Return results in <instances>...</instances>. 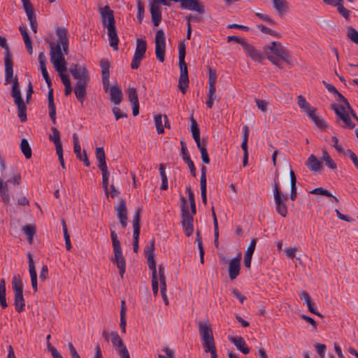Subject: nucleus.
Returning <instances> with one entry per match:
<instances>
[{"mask_svg":"<svg viewBox=\"0 0 358 358\" xmlns=\"http://www.w3.org/2000/svg\"><path fill=\"white\" fill-rule=\"evenodd\" d=\"M69 71L73 78L78 80L74 87V93L78 101L83 104L87 96L86 87L90 82L87 69L85 66L72 64Z\"/></svg>","mask_w":358,"mask_h":358,"instance_id":"f257e3e1","label":"nucleus"},{"mask_svg":"<svg viewBox=\"0 0 358 358\" xmlns=\"http://www.w3.org/2000/svg\"><path fill=\"white\" fill-rule=\"evenodd\" d=\"M57 43H50V60L62 58L69 53L68 30L64 27L56 28Z\"/></svg>","mask_w":358,"mask_h":358,"instance_id":"f03ea898","label":"nucleus"},{"mask_svg":"<svg viewBox=\"0 0 358 358\" xmlns=\"http://www.w3.org/2000/svg\"><path fill=\"white\" fill-rule=\"evenodd\" d=\"M331 109L335 112L336 115V123L344 129H352L355 127V124L352 121L350 115L352 116L357 121L358 117L352 109L350 104L347 106H343L336 103L331 105Z\"/></svg>","mask_w":358,"mask_h":358,"instance_id":"7ed1b4c3","label":"nucleus"},{"mask_svg":"<svg viewBox=\"0 0 358 358\" xmlns=\"http://www.w3.org/2000/svg\"><path fill=\"white\" fill-rule=\"evenodd\" d=\"M114 227V223L109 224L110 229V237L114 252V262L116 264L119 269V273L121 278H123L126 268V261L122 255V248L117 238V235L113 229Z\"/></svg>","mask_w":358,"mask_h":358,"instance_id":"20e7f679","label":"nucleus"},{"mask_svg":"<svg viewBox=\"0 0 358 358\" xmlns=\"http://www.w3.org/2000/svg\"><path fill=\"white\" fill-rule=\"evenodd\" d=\"M186 47L184 42H181L178 46V62L180 66V77L178 87L185 94L189 87V77L187 66L185 63Z\"/></svg>","mask_w":358,"mask_h":358,"instance_id":"39448f33","label":"nucleus"},{"mask_svg":"<svg viewBox=\"0 0 358 358\" xmlns=\"http://www.w3.org/2000/svg\"><path fill=\"white\" fill-rule=\"evenodd\" d=\"M180 212L182 217V227L185 234L189 237L194 232V217L190 214L189 206L186 199L183 196H180Z\"/></svg>","mask_w":358,"mask_h":358,"instance_id":"423d86ee","label":"nucleus"},{"mask_svg":"<svg viewBox=\"0 0 358 358\" xmlns=\"http://www.w3.org/2000/svg\"><path fill=\"white\" fill-rule=\"evenodd\" d=\"M11 96L14 99V103L17 108V116L21 122L27 120V107L22 98L20 83L17 77H15L14 83L12 85Z\"/></svg>","mask_w":358,"mask_h":358,"instance_id":"0eeeda50","label":"nucleus"},{"mask_svg":"<svg viewBox=\"0 0 358 358\" xmlns=\"http://www.w3.org/2000/svg\"><path fill=\"white\" fill-rule=\"evenodd\" d=\"M273 187L276 212L282 217H285L287 215V206L286 204L287 196L281 192L278 182L275 179H274Z\"/></svg>","mask_w":358,"mask_h":358,"instance_id":"6e6552de","label":"nucleus"},{"mask_svg":"<svg viewBox=\"0 0 358 358\" xmlns=\"http://www.w3.org/2000/svg\"><path fill=\"white\" fill-rule=\"evenodd\" d=\"M12 286L15 292L14 305L17 313H21L24 310V299L23 296V283L19 278L14 277L12 280Z\"/></svg>","mask_w":358,"mask_h":358,"instance_id":"1a4fd4ad","label":"nucleus"},{"mask_svg":"<svg viewBox=\"0 0 358 358\" xmlns=\"http://www.w3.org/2000/svg\"><path fill=\"white\" fill-rule=\"evenodd\" d=\"M217 79L216 71L212 68L208 70V100L206 105L208 108H212L213 102L216 99V87L215 82Z\"/></svg>","mask_w":358,"mask_h":358,"instance_id":"9d476101","label":"nucleus"},{"mask_svg":"<svg viewBox=\"0 0 358 358\" xmlns=\"http://www.w3.org/2000/svg\"><path fill=\"white\" fill-rule=\"evenodd\" d=\"M165 34L162 29H159L155 36V54L157 59L163 62L165 58Z\"/></svg>","mask_w":358,"mask_h":358,"instance_id":"9b49d317","label":"nucleus"},{"mask_svg":"<svg viewBox=\"0 0 358 358\" xmlns=\"http://www.w3.org/2000/svg\"><path fill=\"white\" fill-rule=\"evenodd\" d=\"M141 209L138 208L133 217V250L134 252H137L138 250V241L141 230L140 220H141Z\"/></svg>","mask_w":358,"mask_h":358,"instance_id":"f8f14e48","label":"nucleus"},{"mask_svg":"<svg viewBox=\"0 0 358 358\" xmlns=\"http://www.w3.org/2000/svg\"><path fill=\"white\" fill-rule=\"evenodd\" d=\"M155 240L152 239L145 248L144 252L148 259L149 268L152 271V275H157L156 262L155 260Z\"/></svg>","mask_w":358,"mask_h":358,"instance_id":"ddd939ff","label":"nucleus"},{"mask_svg":"<svg viewBox=\"0 0 358 358\" xmlns=\"http://www.w3.org/2000/svg\"><path fill=\"white\" fill-rule=\"evenodd\" d=\"M101 22L103 27L115 24L114 12L109 6H105L99 8Z\"/></svg>","mask_w":358,"mask_h":358,"instance_id":"4468645a","label":"nucleus"},{"mask_svg":"<svg viewBox=\"0 0 358 358\" xmlns=\"http://www.w3.org/2000/svg\"><path fill=\"white\" fill-rule=\"evenodd\" d=\"M115 211L122 227L126 228L128 222L127 208L123 199H121L119 203L115 206Z\"/></svg>","mask_w":358,"mask_h":358,"instance_id":"2eb2a0df","label":"nucleus"},{"mask_svg":"<svg viewBox=\"0 0 358 358\" xmlns=\"http://www.w3.org/2000/svg\"><path fill=\"white\" fill-rule=\"evenodd\" d=\"M267 48L271 52H272L274 55L280 57L282 61L287 62V64L290 63L291 57L285 51L283 46L280 42H272L271 45L270 47H268Z\"/></svg>","mask_w":358,"mask_h":358,"instance_id":"dca6fc26","label":"nucleus"},{"mask_svg":"<svg viewBox=\"0 0 358 358\" xmlns=\"http://www.w3.org/2000/svg\"><path fill=\"white\" fill-rule=\"evenodd\" d=\"M241 253L239 252L236 257L231 259L229 262V277L230 280H234L240 274Z\"/></svg>","mask_w":358,"mask_h":358,"instance_id":"f3484780","label":"nucleus"},{"mask_svg":"<svg viewBox=\"0 0 358 358\" xmlns=\"http://www.w3.org/2000/svg\"><path fill=\"white\" fill-rule=\"evenodd\" d=\"M180 6L182 9L194 10L199 14L205 13L204 6L199 0H182Z\"/></svg>","mask_w":358,"mask_h":358,"instance_id":"a211bd4d","label":"nucleus"},{"mask_svg":"<svg viewBox=\"0 0 358 358\" xmlns=\"http://www.w3.org/2000/svg\"><path fill=\"white\" fill-rule=\"evenodd\" d=\"M100 66L101 68V78L103 85V89L106 92H110V84H109V77H110V64L107 60L102 59L100 62Z\"/></svg>","mask_w":358,"mask_h":358,"instance_id":"6ab92c4d","label":"nucleus"},{"mask_svg":"<svg viewBox=\"0 0 358 358\" xmlns=\"http://www.w3.org/2000/svg\"><path fill=\"white\" fill-rule=\"evenodd\" d=\"M5 63V85L9 84L10 83H14L15 78H13V62L12 61V58H9V56H7V58H4Z\"/></svg>","mask_w":358,"mask_h":358,"instance_id":"aec40b11","label":"nucleus"},{"mask_svg":"<svg viewBox=\"0 0 358 358\" xmlns=\"http://www.w3.org/2000/svg\"><path fill=\"white\" fill-rule=\"evenodd\" d=\"M28 263H29V271L31 277V286L34 291L36 292L38 290L37 287V273L34 266V259L31 253L28 254Z\"/></svg>","mask_w":358,"mask_h":358,"instance_id":"412c9836","label":"nucleus"},{"mask_svg":"<svg viewBox=\"0 0 358 358\" xmlns=\"http://www.w3.org/2000/svg\"><path fill=\"white\" fill-rule=\"evenodd\" d=\"M306 166L312 172L320 171L323 167L322 163L313 154H311L307 161Z\"/></svg>","mask_w":358,"mask_h":358,"instance_id":"4be33fe9","label":"nucleus"},{"mask_svg":"<svg viewBox=\"0 0 358 358\" xmlns=\"http://www.w3.org/2000/svg\"><path fill=\"white\" fill-rule=\"evenodd\" d=\"M243 48L252 60L256 62H261L263 59V55L262 52L259 50L255 49L248 42L245 43V45Z\"/></svg>","mask_w":358,"mask_h":358,"instance_id":"5701e85b","label":"nucleus"},{"mask_svg":"<svg viewBox=\"0 0 358 358\" xmlns=\"http://www.w3.org/2000/svg\"><path fill=\"white\" fill-rule=\"evenodd\" d=\"M316 111L317 109L315 108H313L310 111H307V115L317 127L320 129H325L328 126L327 123L322 117L317 115Z\"/></svg>","mask_w":358,"mask_h":358,"instance_id":"b1692460","label":"nucleus"},{"mask_svg":"<svg viewBox=\"0 0 358 358\" xmlns=\"http://www.w3.org/2000/svg\"><path fill=\"white\" fill-rule=\"evenodd\" d=\"M108 29V36L109 38V43L110 47H112L115 50H117L118 48V43L119 38L117 36V29L115 27V24L111 25L109 27H106Z\"/></svg>","mask_w":358,"mask_h":358,"instance_id":"393cba45","label":"nucleus"},{"mask_svg":"<svg viewBox=\"0 0 358 358\" xmlns=\"http://www.w3.org/2000/svg\"><path fill=\"white\" fill-rule=\"evenodd\" d=\"M229 340L234 344L236 348L242 353L247 355L250 352V348L247 345L245 339L241 336L230 337Z\"/></svg>","mask_w":358,"mask_h":358,"instance_id":"a878e982","label":"nucleus"},{"mask_svg":"<svg viewBox=\"0 0 358 358\" xmlns=\"http://www.w3.org/2000/svg\"><path fill=\"white\" fill-rule=\"evenodd\" d=\"M110 99L115 105H119L122 101V92L117 85H113L110 88Z\"/></svg>","mask_w":358,"mask_h":358,"instance_id":"bb28decb","label":"nucleus"},{"mask_svg":"<svg viewBox=\"0 0 358 358\" xmlns=\"http://www.w3.org/2000/svg\"><path fill=\"white\" fill-rule=\"evenodd\" d=\"M257 239L252 238L245 252L244 264L245 267L250 268L252 257L255 250Z\"/></svg>","mask_w":358,"mask_h":358,"instance_id":"cd10ccee","label":"nucleus"},{"mask_svg":"<svg viewBox=\"0 0 358 358\" xmlns=\"http://www.w3.org/2000/svg\"><path fill=\"white\" fill-rule=\"evenodd\" d=\"M48 109H49V115L50 119L54 124H56V107L54 103V95H53V89H50L48 91Z\"/></svg>","mask_w":358,"mask_h":358,"instance_id":"c85d7f7f","label":"nucleus"},{"mask_svg":"<svg viewBox=\"0 0 358 358\" xmlns=\"http://www.w3.org/2000/svg\"><path fill=\"white\" fill-rule=\"evenodd\" d=\"M199 331L202 341L213 339V331L206 323L199 322Z\"/></svg>","mask_w":358,"mask_h":358,"instance_id":"c756f323","label":"nucleus"},{"mask_svg":"<svg viewBox=\"0 0 358 358\" xmlns=\"http://www.w3.org/2000/svg\"><path fill=\"white\" fill-rule=\"evenodd\" d=\"M191 121V133L193 138L194 139L197 147H200L201 138H200V129L199 127V124L196 122V120L194 118V116L192 115L190 117Z\"/></svg>","mask_w":358,"mask_h":358,"instance_id":"7c9ffc66","label":"nucleus"},{"mask_svg":"<svg viewBox=\"0 0 358 358\" xmlns=\"http://www.w3.org/2000/svg\"><path fill=\"white\" fill-rule=\"evenodd\" d=\"M150 13L154 26H158L162 20V12L159 7L155 3L150 6Z\"/></svg>","mask_w":358,"mask_h":358,"instance_id":"2f4dec72","label":"nucleus"},{"mask_svg":"<svg viewBox=\"0 0 358 358\" xmlns=\"http://www.w3.org/2000/svg\"><path fill=\"white\" fill-rule=\"evenodd\" d=\"M273 6L279 15L287 11L288 2L286 0H272Z\"/></svg>","mask_w":358,"mask_h":358,"instance_id":"473e14b6","label":"nucleus"},{"mask_svg":"<svg viewBox=\"0 0 358 358\" xmlns=\"http://www.w3.org/2000/svg\"><path fill=\"white\" fill-rule=\"evenodd\" d=\"M19 29L22 34L27 50L28 51V52L30 55H32L33 54L32 41L27 31V29L23 26H20L19 27Z\"/></svg>","mask_w":358,"mask_h":358,"instance_id":"72a5a7b5","label":"nucleus"},{"mask_svg":"<svg viewBox=\"0 0 358 358\" xmlns=\"http://www.w3.org/2000/svg\"><path fill=\"white\" fill-rule=\"evenodd\" d=\"M146 48L147 43L145 40L143 38H138L136 41V48L135 50L134 55L139 57L143 59L145 57Z\"/></svg>","mask_w":358,"mask_h":358,"instance_id":"f704fd0d","label":"nucleus"},{"mask_svg":"<svg viewBox=\"0 0 358 358\" xmlns=\"http://www.w3.org/2000/svg\"><path fill=\"white\" fill-rule=\"evenodd\" d=\"M95 155L96 159L99 162V168H104L107 166L106 162V155L103 147H98L96 148Z\"/></svg>","mask_w":358,"mask_h":358,"instance_id":"c9c22d12","label":"nucleus"},{"mask_svg":"<svg viewBox=\"0 0 358 358\" xmlns=\"http://www.w3.org/2000/svg\"><path fill=\"white\" fill-rule=\"evenodd\" d=\"M289 176H290V199L292 201H294L297 196L296 192V178L294 172L292 170L289 171Z\"/></svg>","mask_w":358,"mask_h":358,"instance_id":"e433bc0d","label":"nucleus"},{"mask_svg":"<svg viewBox=\"0 0 358 358\" xmlns=\"http://www.w3.org/2000/svg\"><path fill=\"white\" fill-rule=\"evenodd\" d=\"M101 173H102V185H103V189L104 190V192L107 196L109 195V191H108V179L110 173L108 171L107 166L104 168H99Z\"/></svg>","mask_w":358,"mask_h":358,"instance_id":"4c0bfd02","label":"nucleus"},{"mask_svg":"<svg viewBox=\"0 0 358 358\" xmlns=\"http://www.w3.org/2000/svg\"><path fill=\"white\" fill-rule=\"evenodd\" d=\"M20 150L26 159H30L31 157V149L26 138H22L21 140Z\"/></svg>","mask_w":358,"mask_h":358,"instance_id":"58836bf2","label":"nucleus"},{"mask_svg":"<svg viewBox=\"0 0 358 358\" xmlns=\"http://www.w3.org/2000/svg\"><path fill=\"white\" fill-rule=\"evenodd\" d=\"M126 304L124 300L121 302V310H120V327L122 331L124 334L126 332Z\"/></svg>","mask_w":358,"mask_h":358,"instance_id":"ea45409f","label":"nucleus"},{"mask_svg":"<svg viewBox=\"0 0 358 358\" xmlns=\"http://www.w3.org/2000/svg\"><path fill=\"white\" fill-rule=\"evenodd\" d=\"M110 335L111 337V343H112L113 347L115 348V350L125 345L124 344L122 340L120 338L117 332L112 331L111 333H110Z\"/></svg>","mask_w":358,"mask_h":358,"instance_id":"a19ab883","label":"nucleus"},{"mask_svg":"<svg viewBox=\"0 0 358 358\" xmlns=\"http://www.w3.org/2000/svg\"><path fill=\"white\" fill-rule=\"evenodd\" d=\"M159 170L162 178V185L160 189L162 190H166L168 189V179L165 172V166L163 164H159Z\"/></svg>","mask_w":358,"mask_h":358,"instance_id":"79ce46f5","label":"nucleus"},{"mask_svg":"<svg viewBox=\"0 0 358 358\" xmlns=\"http://www.w3.org/2000/svg\"><path fill=\"white\" fill-rule=\"evenodd\" d=\"M249 128L248 126L245 125L243 127V142L241 144V148L243 150V154H248V136H249Z\"/></svg>","mask_w":358,"mask_h":358,"instance_id":"37998d69","label":"nucleus"},{"mask_svg":"<svg viewBox=\"0 0 358 358\" xmlns=\"http://www.w3.org/2000/svg\"><path fill=\"white\" fill-rule=\"evenodd\" d=\"M61 223L62 225V229H63V233H64V241H65L66 248L67 250H70L71 249L72 246H71V243L70 236L68 233L66 224L64 219H62L61 220Z\"/></svg>","mask_w":358,"mask_h":358,"instance_id":"c03bdc74","label":"nucleus"},{"mask_svg":"<svg viewBox=\"0 0 358 358\" xmlns=\"http://www.w3.org/2000/svg\"><path fill=\"white\" fill-rule=\"evenodd\" d=\"M310 193L312 194H320L327 197H333L336 202H338V199L336 196L332 195L330 192L322 187H317L313 189L310 192Z\"/></svg>","mask_w":358,"mask_h":358,"instance_id":"a18cd8bd","label":"nucleus"},{"mask_svg":"<svg viewBox=\"0 0 358 358\" xmlns=\"http://www.w3.org/2000/svg\"><path fill=\"white\" fill-rule=\"evenodd\" d=\"M127 95L131 104L139 103L136 87L129 86L127 91Z\"/></svg>","mask_w":358,"mask_h":358,"instance_id":"49530a36","label":"nucleus"},{"mask_svg":"<svg viewBox=\"0 0 358 358\" xmlns=\"http://www.w3.org/2000/svg\"><path fill=\"white\" fill-rule=\"evenodd\" d=\"M204 350L206 352H213L216 350L214 338L203 341Z\"/></svg>","mask_w":358,"mask_h":358,"instance_id":"de8ad7c7","label":"nucleus"},{"mask_svg":"<svg viewBox=\"0 0 358 358\" xmlns=\"http://www.w3.org/2000/svg\"><path fill=\"white\" fill-rule=\"evenodd\" d=\"M297 99L299 106L303 109L306 114L307 111H310V109L313 108L310 106V105L306 101V99L302 95L298 96Z\"/></svg>","mask_w":358,"mask_h":358,"instance_id":"09e8293b","label":"nucleus"},{"mask_svg":"<svg viewBox=\"0 0 358 358\" xmlns=\"http://www.w3.org/2000/svg\"><path fill=\"white\" fill-rule=\"evenodd\" d=\"M162 115H157L155 117V124L158 134H163L164 132V126L162 124Z\"/></svg>","mask_w":358,"mask_h":358,"instance_id":"8fccbe9b","label":"nucleus"},{"mask_svg":"<svg viewBox=\"0 0 358 358\" xmlns=\"http://www.w3.org/2000/svg\"><path fill=\"white\" fill-rule=\"evenodd\" d=\"M198 148L200 150L201 152L202 162L206 164H208L210 163V158L206 146L202 145L201 143L200 147H198Z\"/></svg>","mask_w":358,"mask_h":358,"instance_id":"3c124183","label":"nucleus"},{"mask_svg":"<svg viewBox=\"0 0 358 358\" xmlns=\"http://www.w3.org/2000/svg\"><path fill=\"white\" fill-rule=\"evenodd\" d=\"M0 47L5 50L4 58H7L8 55L9 56V58L12 57V55L9 51V47L7 43V41L5 37L1 36H0Z\"/></svg>","mask_w":358,"mask_h":358,"instance_id":"603ef678","label":"nucleus"},{"mask_svg":"<svg viewBox=\"0 0 358 358\" xmlns=\"http://www.w3.org/2000/svg\"><path fill=\"white\" fill-rule=\"evenodd\" d=\"M348 30V37L358 45V31L352 27H349Z\"/></svg>","mask_w":358,"mask_h":358,"instance_id":"864d4df0","label":"nucleus"},{"mask_svg":"<svg viewBox=\"0 0 358 358\" xmlns=\"http://www.w3.org/2000/svg\"><path fill=\"white\" fill-rule=\"evenodd\" d=\"M137 8H138V12H137V19L139 22V23L142 22L143 15H144V5L142 3L141 0H137Z\"/></svg>","mask_w":358,"mask_h":358,"instance_id":"5fc2aeb1","label":"nucleus"},{"mask_svg":"<svg viewBox=\"0 0 358 358\" xmlns=\"http://www.w3.org/2000/svg\"><path fill=\"white\" fill-rule=\"evenodd\" d=\"M337 10L346 20H350V11L343 6V3L339 4Z\"/></svg>","mask_w":358,"mask_h":358,"instance_id":"6e6d98bb","label":"nucleus"},{"mask_svg":"<svg viewBox=\"0 0 358 358\" xmlns=\"http://www.w3.org/2000/svg\"><path fill=\"white\" fill-rule=\"evenodd\" d=\"M22 231L27 236H34L36 234V227L31 224L25 225L22 227Z\"/></svg>","mask_w":358,"mask_h":358,"instance_id":"4d7b16f0","label":"nucleus"},{"mask_svg":"<svg viewBox=\"0 0 358 358\" xmlns=\"http://www.w3.org/2000/svg\"><path fill=\"white\" fill-rule=\"evenodd\" d=\"M255 15L258 17L259 19L266 21L270 24L273 25L276 24L275 21L268 15L263 14L261 13H256Z\"/></svg>","mask_w":358,"mask_h":358,"instance_id":"13d9d810","label":"nucleus"},{"mask_svg":"<svg viewBox=\"0 0 358 358\" xmlns=\"http://www.w3.org/2000/svg\"><path fill=\"white\" fill-rule=\"evenodd\" d=\"M51 130L52 131V135H50V141H52L53 143L61 141L60 132L59 131V130L55 127H52Z\"/></svg>","mask_w":358,"mask_h":358,"instance_id":"bf43d9fd","label":"nucleus"},{"mask_svg":"<svg viewBox=\"0 0 358 358\" xmlns=\"http://www.w3.org/2000/svg\"><path fill=\"white\" fill-rule=\"evenodd\" d=\"M315 348L321 358H324L325 350L327 347L324 344L317 343L315 345Z\"/></svg>","mask_w":358,"mask_h":358,"instance_id":"052dcab7","label":"nucleus"},{"mask_svg":"<svg viewBox=\"0 0 358 358\" xmlns=\"http://www.w3.org/2000/svg\"><path fill=\"white\" fill-rule=\"evenodd\" d=\"M113 111V113L115 115V120H120V118H122V117H127V114L125 113H122L121 110H120V108H118V107H114L112 110Z\"/></svg>","mask_w":358,"mask_h":358,"instance_id":"680f3d73","label":"nucleus"},{"mask_svg":"<svg viewBox=\"0 0 358 358\" xmlns=\"http://www.w3.org/2000/svg\"><path fill=\"white\" fill-rule=\"evenodd\" d=\"M116 351L121 358H130L129 351L125 345L119 348Z\"/></svg>","mask_w":358,"mask_h":358,"instance_id":"e2e57ef3","label":"nucleus"},{"mask_svg":"<svg viewBox=\"0 0 358 358\" xmlns=\"http://www.w3.org/2000/svg\"><path fill=\"white\" fill-rule=\"evenodd\" d=\"M267 59L274 65L282 68V62L280 61V58L275 55H268Z\"/></svg>","mask_w":358,"mask_h":358,"instance_id":"0e129e2a","label":"nucleus"},{"mask_svg":"<svg viewBox=\"0 0 358 358\" xmlns=\"http://www.w3.org/2000/svg\"><path fill=\"white\" fill-rule=\"evenodd\" d=\"M227 41L229 42V41H235L238 43H239L240 45H241V46L243 48L244 45H245V43H247V41H245L243 38H240L238 36H229L227 37Z\"/></svg>","mask_w":358,"mask_h":358,"instance_id":"69168bd1","label":"nucleus"},{"mask_svg":"<svg viewBox=\"0 0 358 358\" xmlns=\"http://www.w3.org/2000/svg\"><path fill=\"white\" fill-rule=\"evenodd\" d=\"M38 62L40 64L41 70L42 71L44 69H46V57L43 52H41L38 55Z\"/></svg>","mask_w":358,"mask_h":358,"instance_id":"338daca9","label":"nucleus"},{"mask_svg":"<svg viewBox=\"0 0 358 358\" xmlns=\"http://www.w3.org/2000/svg\"><path fill=\"white\" fill-rule=\"evenodd\" d=\"M231 293L234 297L239 300L241 304L244 303L246 298L237 289H233Z\"/></svg>","mask_w":358,"mask_h":358,"instance_id":"774afa93","label":"nucleus"}]
</instances>
